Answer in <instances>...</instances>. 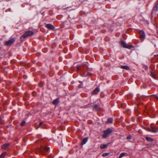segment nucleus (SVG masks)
Segmentation results:
<instances>
[{
  "label": "nucleus",
  "instance_id": "f257e3e1",
  "mask_svg": "<svg viewBox=\"0 0 158 158\" xmlns=\"http://www.w3.org/2000/svg\"><path fill=\"white\" fill-rule=\"evenodd\" d=\"M112 132V130L110 128H108L103 131L104 134L102 137L104 138H106L108 137L110 134Z\"/></svg>",
  "mask_w": 158,
  "mask_h": 158
},
{
  "label": "nucleus",
  "instance_id": "f03ea898",
  "mask_svg": "<svg viewBox=\"0 0 158 158\" xmlns=\"http://www.w3.org/2000/svg\"><path fill=\"white\" fill-rule=\"evenodd\" d=\"M33 34L34 32L31 31H27L22 36L23 38H25L29 36H31Z\"/></svg>",
  "mask_w": 158,
  "mask_h": 158
},
{
  "label": "nucleus",
  "instance_id": "7ed1b4c3",
  "mask_svg": "<svg viewBox=\"0 0 158 158\" xmlns=\"http://www.w3.org/2000/svg\"><path fill=\"white\" fill-rule=\"evenodd\" d=\"M49 148L48 147H41L40 148H39V150L40 151V153L43 155L44 154V150L46 151H48L49 150Z\"/></svg>",
  "mask_w": 158,
  "mask_h": 158
},
{
  "label": "nucleus",
  "instance_id": "20e7f679",
  "mask_svg": "<svg viewBox=\"0 0 158 158\" xmlns=\"http://www.w3.org/2000/svg\"><path fill=\"white\" fill-rule=\"evenodd\" d=\"M15 41V39L14 38H13L6 41L5 43V44L6 46L10 45L13 44Z\"/></svg>",
  "mask_w": 158,
  "mask_h": 158
},
{
  "label": "nucleus",
  "instance_id": "39448f33",
  "mask_svg": "<svg viewBox=\"0 0 158 158\" xmlns=\"http://www.w3.org/2000/svg\"><path fill=\"white\" fill-rule=\"evenodd\" d=\"M120 44L123 48L129 49H131L132 47L131 46L127 45L126 43L123 41H121L120 42Z\"/></svg>",
  "mask_w": 158,
  "mask_h": 158
},
{
  "label": "nucleus",
  "instance_id": "423d86ee",
  "mask_svg": "<svg viewBox=\"0 0 158 158\" xmlns=\"http://www.w3.org/2000/svg\"><path fill=\"white\" fill-rule=\"evenodd\" d=\"M139 32L141 38H144L145 37V33L143 30H140Z\"/></svg>",
  "mask_w": 158,
  "mask_h": 158
},
{
  "label": "nucleus",
  "instance_id": "0eeeda50",
  "mask_svg": "<svg viewBox=\"0 0 158 158\" xmlns=\"http://www.w3.org/2000/svg\"><path fill=\"white\" fill-rule=\"evenodd\" d=\"M10 145V143H4L1 146V147L2 149L3 150H6L9 147Z\"/></svg>",
  "mask_w": 158,
  "mask_h": 158
},
{
  "label": "nucleus",
  "instance_id": "6e6552de",
  "mask_svg": "<svg viewBox=\"0 0 158 158\" xmlns=\"http://www.w3.org/2000/svg\"><path fill=\"white\" fill-rule=\"evenodd\" d=\"M45 27L49 29L53 30L55 28V27L52 24H47L46 25Z\"/></svg>",
  "mask_w": 158,
  "mask_h": 158
},
{
  "label": "nucleus",
  "instance_id": "1a4fd4ad",
  "mask_svg": "<svg viewBox=\"0 0 158 158\" xmlns=\"http://www.w3.org/2000/svg\"><path fill=\"white\" fill-rule=\"evenodd\" d=\"M100 91V89L97 87L94 89L92 92V94H95L98 93Z\"/></svg>",
  "mask_w": 158,
  "mask_h": 158
},
{
  "label": "nucleus",
  "instance_id": "9d476101",
  "mask_svg": "<svg viewBox=\"0 0 158 158\" xmlns=\"http://www.w3.org/2000/svg\"><path fill=\"white\" fill-rule=\"evenodd\" d=\"M59 102V99L57 98L54 100L52 102V103L54 105H56Z\"/></svg>",
  "mask_w": 158,
  "mask_h": 158
},
{
  "label": "nucleus",
  "instance_id": "9b49d317",
  "mask_svg": "<svg viewBox=\"0 0 158 158\" xmlns=\"http://www.w3.org/2000/svg\"><path fill=\"white\" fill-rule=\"evenodd\" d=\"M158 132V128L156 127L152 128V132L156 133Z\"/></svg>",
  "mask_w": 158,
  "mask_h": 158
},
{
  "label": "nucleus",
  "instance_id": "f8f14e48",
  "mask_svg": "<svg viewBox=\"0 0 158 158\" xmlns=\"http://www.w3.org/2000/svg\"><path fill=\"white\" fill-rule=\"evenodd\" d=\"M120 68L122 69H125L127 70L129 69V67L126 65L121 66H120Z\"/></svg>",
  "mask_w": 158,
  "mask_h": 158
},
{
  "label": "nucleus",
  "instance_id": "ddd939ff",
  "mask_svg": "<svg viewBox=\"0 0 158 158\" xmlns=\"http://www.w3.org/2000/svg\"><path fill=\"white\" fill-rule=\"evenodd\" d=\"M100 106L99 105L95 104L94 107V110L97 111L99 109Z\"/></svg>",
  "mask_w": 158,
  "mask_h": 158
},
{
  "label": "nucleus",
  "instance_id": "4468645a",
  "mask_svg": "<svg viewBox=\"0 0 158 158\" xmlns=\"http://www.w3.org/2000/svg\"><path fill=\"white\" fill-rule=\"evenodd\" d=\"M88 140V138L87 137H85L81 141V144H85L86 142Z\"/></svg>",
  "mask_w": 158,
  "mask_h": 158
},
{
  "label": "nucleus",
  "instance_id": "2eb2a0df",
  "mask_svg": "<svg viewBox=\"0 0 158 158\" xmlns=\"http://www.w3.org/2000/svg\"><path fill=\"white\" fill-rule=\"evenodd\" d=\"M109 144V143H108V144H101L100 146V148L102 149L105 148Z\"/></svg>",
  "mask_w": 158,
  "mask_h": 158
},
{
  "label": "nucleus",
  "instance_id": "dca6fc26",
  "mask_svg": "<svg viewBox=\"0 0 158 158\" xmlns=\"http://www.w3.org/2000/svg\"><path fill=\"white\" fill-rule=\"evenodd\" d=\"M145 139L147 141L149 142H152L154 141L153 139L148 137H146Z\"/></svg>",
  "mask_w": 158,
  "mask_h": 158
},
{
  "label": "nucleus",
  "instance_id": "f3484780",
  "mask_svg": "<svg viewBox=\"0 0 158 158\" xmlns=\"http://www.w3.org/2000/svg\"><path fill=\"white\" fill-rule=\"evenodd\" d=\"M113 120L112 118H110L108 119L107 121L109 123H112Z\"/></svg>",
  "mask_w": 158,
  "mask_h": 158
},
{
  "label": "nucleus",
  "instance_id": "a211bd4d",
  "mask_svg": "<svg viewBox=\"0 0 158 158\" xmlns=\"http://www.w3.org/2000/svg\"><path fill=\"white\" fill-rule=\"evenodd\" d=\"M6 154V152L2 153L0 156V158H3L5 156Z\"/></svg>",
  "mask_w": 158,
  "mask_h": 158
},
{
  "label": "nucleus",
  "instance_id": "6ab92c4d",
  "mask_svg": "<svg viewBox=\"0 0 158 158\" xmlns=\"http://www.w3.org/2000/svg\"><path fill=\"white\" fill-rule=\"evenodd\" d=\"M126 154V153H125V152H123V153H121L120 154V155L119 156V158H122L123 156H124V155L125 154Z\"/></svg>",
  "mask_w": 158,
  "mask_h": 158
},
{
  "label": "nucleus",
  "instance_id": "aec40b11",
  "mask_svg": "<svg viewBox=\"0 0 158 158\" xmlns=\"http://www.w3.org/2000/svg\"><path fill=\"white\" fill-rule=\"evenodd\" d=\"M154 10L155 9H156V11H157V10H158V2L156 4V5H155V6L154 7Z\"/></svg>",
  "mask_w": 158,
  "mask_h": 158
},
{
  "label": "nucleus",
  "instance_id": "412c9836",
  "mask_svg": "<svg viewBox=\"0 0 158 158\" xmlns=\"http://www.w3.org/2000/svg\"><path fill=\"white\" fill-rule=\"evenodd\" d=\"M43 123V122H40L38 125V127L36 128V129H37L39 128L42 124Z\"/></svg>",
  "mask_w": 158,
  "mask_h": 158
},
{
  "label": "nucleus",
  "instance_id": "4be33fe9",
  "mask_svg": "<svg viewBox=\"0 0 158 158\" xmlns=\"http://www.w3.org/2000/svg\"><path fill=\"white\" fill-rule=\"evenodd\" d=\"M25 121H23L21 122V125L22 126H23L25 124Z\"/></svg>",
  "mask_w": 158,
  "mask_h": 158
},
{
  "label": "nucleus",
  "instance_id": "5701e85b",
  "mask_svg": "<svg viewBox=\"0 0 158 158\" xmlns=\"http://www.w3.org/2000/svg\"><path fill=\"white\" fill-rule=\"evenodd\" d=\"M109 154L107 153H104L102 154V156H106L108 155Z\"/></svg>",
  "mask_w": 158,
  "mask_h": 158
},
{
  "label": "nucleus",
  "instance_id": "b1692460",
  "mask_svg": "<svg viewBox=\"0 0 158 158\" xmlns=\"http://www.w3.org/2000/svg\"><path fill=\"white\" fill-rule=\"evenodd\" d=\"M132 138V136L131 135H129L128 136H127V139H130Z\"/></svg>",
  "mask_w": 158,
  "mask_h": 158
},
{
  "label": "nucleus",
  "instance_id": "393cba45",
  "mask_svg": "<svg viewBox=\"0 0 158 158\" xmlns=\"http://www.w3.org/2000/svg\"><path fill=\"white\" fill-rule=\"evenodd\" d=\"M146 130L148 131L152 132V128H147Z\"/></svg>",
  "mask_w": 158,
  "mask_h": 158
},
{
  "label": "nucleus",
  "instance_id": "a878e982",
  "mask_svg": "<svg viewBox=\"0 0 158 158\" xmlns=\"http://www.w3.org/2000/svg\"><path fill=\"white\" fill-rule=\"evenodd\" d=\"M154 97L155 98L158 100V96L155 95L154 96Z\"/></svg>",
  "mask_w": 158,
  "mask_h": 158
},
{
  "label": "nucleus",
  "instance_id": "bb28decb",
  "mask_svg": "<svg viewBox=\"0 0 158 158\" xmlns=\"http://www.w3.org/2000/svg\"><path fill=\"white\" fill-rule=\"evenodd\" d=\"M80 66H77V69L78 70H80Z\"/></svg>",
  "mask_w": 158,
  "mask_h": 158
},
{
  "label": "nucleus",
  "instance_id": "cd10ccee",
  "mask_svg": "<svg viewBox=\"0 0 158 158\" xmlns=\"http://www.w3.org/2000/svg\"><path fill=\"white\" fill-rule=\"evenodd\" d=\"M91 74V73H89L88 75L90 76Z\"/></svg>",
  "mask_w": 158,
  "mask_h": 158
},
{
  "label": "nucleus",
  "instance_id": "c85d7f7f",
  "mask_svg": "<svg viewBox=\"0 0 158 158\" xmlns=\"http://www.w3.org/2000/svg\"><path fill=\"white\" fill-rule=\"evenodd\" d=\"M155 56H158V55H155Z\"/></svg>",
  "mask_w": 158,
  "mask_h": 158
},
{
  "label": "nucleus",
  "instance_id": "c756f323",
  "mask_svg": "<svg viewBox=\"0 0 158 158\" xmlns=\"http://www.w3.org/2000/svg\"><path fill=\"white\" fill-rule=\"evenodd\" d=\"M146 69H148V67L146 66Z\"/></svg>",
  "mask_w": 158,
  "mask_h": 158
},
{
  "label": "nucleus",
  "instance_id": "7c9ffc66",
  "mask_svg": "<svg viewBox=\"0 0 158 158\" xmlns=\"http://www.w3.org/2000/svg\"><path fill=\"white\" fill-rule=\"evenodd\" d=\"M146 69H148V67L146 66Z\"/></svg>",
  "mask_w": 158,
  "mask_h": 158
},
{
  "label": "nucleus",
  "instance_id": "2f4dec72",
  "mask_svg": "<svg viewBox=\"0 0 158 158\" xmlns=\"http://www.w3.org/2000/svg\"><path fill=\"white\" fill-rule=\"evenodd\" d=\"M43 86V85H40V86Z\"/></svg>",
  "mask_w": 158,
  "mask_h": 158
}]
</instances>
